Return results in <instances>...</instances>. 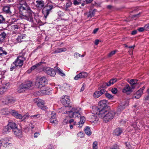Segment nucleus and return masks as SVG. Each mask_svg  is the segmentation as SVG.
Listing matches in <instances>:
<instances>
[{
  "instance_id": "obj_1",
  "label": "nucleus",
  "mask_w": 149,
  "mask_h": 149,
  "mask_svg": "<svg viewBox=\"0 0 149 149\" xmlns=\"http://www.w3.org/2000/svg\"><path fill=\"white\" fill-rule=\"evenodd\" d=\"M21 17L22 19L26 20L30 22L31 23H34L33 16H34V19L36 20L38 18V15L37 13H35L32 12L31 10L30 11H29L25 14H23Z\"/></svg>"
},
{
  "instance_id": "obj_2",
  "label": "nucleus",
  "mask_w": 149,
  "mask_h": 149,
  "mask_svg": "<svg viewBox=\"0 0 149 149\" xmlns=\"http://www.w3.org/2000/svg\"><path fill=\"white\" fill-rule=\"evenodd\" d=\"M33 84L30 81H27L21 84L17 88V92L20 93L30 89L33 87Z\"/></svg>"
},
{
  "instance_id": "obj_3",
  "label": "nucleus",
  "mask_w": 149,
  "mask_h": 149,
  "mask_svg": "<svg viewBox=\"0 0 149 149\" xmlns=\"http://www.w3.org/2000/svg\"><path fill=\"white\" fill-rule=\"evenodd\" d=\"M47 80L46 77L44 76L36 79L35 82L36 87L41 88L44 87L47 83Z\"/></svg>"
},
{
  "instance_id": "obj_4",
  "label": "nucleus",
  "mask_w": 149,
  "mask_h": 149,
  "mask_svg": "<svg viewBox=\"0 0 149 149\" xmlns=\"http://www.w3.org/2000/svg\"><path fill=\"white\" fill-rule=\"evenodd\" d=\"M80 108L74 109L72 108V110L70 111H66L65 112H63L64 113H69L70 117L77 118L80 116L79 110Z\"/></svg>"
},
{
  "instance_id": "obj_5",
  "label": "nucleus",
  "mask_w": 149,
  "mask_h": 149,
  "mask_svg": "<svg viewBox=\"0 0 149 149\" xmlns=\"http://www.w3.org/2000/svg\"><path fill=\"white\" fill-rule=\"evenodd\" d=\"M61 101L63 104L65 105V106L62 107L60 109V110L61 111V112L63 113V111H62V110H65L66 109L68 108V106L69 104L70 100L69 97L66 95H64L62 97ZM63 112H64L63 111Z\"/></svg>"
},
{
  "instance_id": "obj_6",
  "label": "nucleus",
  "mask_w": 149,
  "mask_h": 149,
  "mask_svg": "<svg viewBox=\"0 0 149 149\" xmlns=\"http://www.w3.org/2000/svg\"><path fill=\"white\" fill-rule=\"evenodd\" d=\"M17 128V125L15 123L12 121H9L7 126L4 128V131L6 132H9L12 130L13 131Z\"/></svg>"
},
{
  "instance_id": "obj_7",
  "label": "nucleus",
  "mask_w": 149,
  "mask_h": 149,
  "mask_svg": "<svg viewBox=\"0 0 149 149\" xmlns=\"http://www.w3.org/2000/svg\"><path fill=\"white\" fill-rule=\"evenodd\" d=\"M25 58L24 56H19L13 62V64L17 67H21L23 65Z\"/></svg>"
},
{
  "instance_id": "obj_8",
  "label": "nucleus",
  "mask_w": 149,
  "mask_h": 149,
  "mask_svg": "<svg viewBox=\"0 0 149 149\" xmlns=\"http://www.w3.org/2000/svg\"><path fill=\"white\" fill-rule=\"evenodd\" d=\"M15 101V100L10 96H6L2 100V102L3 104L10 105L13 104Z\"/></svg>"
},
{
  "instance_id": "obj_9",
  "label": "nucleus",
  "mask_w": 149,
  "mask_h": 149,
  "mask_svg": "<svg viewBox=\"0 0 149 149\" xmlns=\"http://www.w3.org/2000/svg\"><path fill=\"white\" fill-rule=\"evenodd\" d=\"M19 13L22 15L29 11H30V8L27 4L20 5L19 7Z\"/></svg>"
},
{
  "instance_id": "obj_10",
  "label": "nucleus",
  "mask_w": 149,
  "mask_h": 149,
  "mask_svg": "<svg viewBox=\"0 0 149 149\" xmlns=\"http://www.w3.org/2000/svg\"><path fill=\"white\" fill-rule=\"evenodd\" d=\"M54 6L52 3H48L42 10V13L45 18H46L51 10L53 8Z\"/></svg>"
},
{
  "instance_id": "obj_11",
  "label": "nucleus",
  "mask_w": 149,
  "mask_h": 149,
  "mask_svg": "<svg viewBox=\"0 0 149 149\" xmlns=\"http://www.w3.org/2000/svg\"><path fill=\"white\" fill-rule=\"evenodd\" d=\"M115 113L114 111H110L107 113L104 117L103 120L105 122H107L112 119L114 116Z\"/></svg>"
},
{
  "instance_id": "obj_12",
  "label": "nucleus",
  "mask_w": 149,
  "mask_h": 149,
  "mask_svg": "<svg viewBox=\"0 0 149 149\" xmlns=\"http://www.w3.org/2000/svg\"><path fill=\"white\" fill-rule=\"evenodd\" d=\"M26 36L25 34H21L19 35L16 39L13 41L15 44L21 42L25 40Z\"/></svg>"
},
{
  "instance_id": "obj_13",
  "label": "nucleus",
  "mask_w": 149,
  "mask_h": 149,
  "mask_svg": "<svg viewBox=\"0 0 149 149\" xmlns=\"http://www.w3.org/2000/svg\"><path fill=\"white\" fill-rule=\"evenodd\" d=\"M88 75V74L87 72H82L76 75L74 78V79L77 80L79 79L85 78L87 77Z\"/></svg>"
},
{
  "instance_id": "obj_14",
  "label": "nucleus",
  "mask_w": 149,
  "mask_h": 149,
  "mask_svg": "<svg viewBox=\"0 0 149 149\" xmlns=\"http://www.w3.org/2000/svg\"><path fill=\"white\" fill-rule=\"evenodd\" d=\"M107 108H100L99 111L98 112V115L99 117L102 118L104 120V117L105 116L107 112Z\"/></svg>"
},
{
  "instance_id": "obj_15",
  "label": "nucleus",
  "mask_w": 149,
  "mask_h": 149,
  "mask_svg": "<svg viewBox=\"0 0 149 149\" xmlns=\"http://www.w3.org/2000/svg\"><path fill=\"white\" fill-rule=\"evenodd\" d=\"M116 81V79H112L107 83H105L102 85V87L103 88H106L107 87L113 84Z\"/></svg>"
},
{
  "instance_id": "obj_16",
  "label": "nucleus",
  "mask_w": 149,
  "mask_h": 149,
  "mask_svg": "<svg viewBox=\"0 0 149 149\" xmlns=\"http://www.w3.org/2000/svg\"><path fill=\"white\" fill-rule=\"evenodd\" d=\"M45 72L51 76H54L56 74L55 70L49 67H47L45 70Z\"/></svg>"
},
{
  "instance_id": "obj_17",
  "label": "nucleus",
  "mask_w": 149,
  "mask_h": 149,
  "mask_svg": "<svg viewBox=\"0 0 149 149\" xmlns=\"http://www.w3.org/2000/svg\"><path fill=\"white\" fill-rule=\"evenodd\" d=\"M10 113L14 117L17 119H21L22 115L18 113V112L15 110H11Z\"/></svg>"
},
{
  "instance_id": "obj_18",
  "label": "nucleus",
  "mask_w": 149,
  "mask_h": 149,
  "mask_svg": "<svg viewBox=\"0 0 149 149\" xmlns=\"http://www.w3.org/2000/svg\"><path fill=\"white\" fill-rule=\"evenodd\" d=\"M56 116V113L54 112H52L50 119V122L54 125H56L57 123Z\"/></svg>"
},
{
  "instance_id": "obj_19",
  "label": "nucleus",
  "mask_w": 149,
  "mask_h": 149,
  "mask_svg": "<svg viewBox=\"0 0 149 149\" xmlns=\"http://www.w3.org/2000/svg\"><path fill=\"white\" fill-rule=\"evenodd\" d=\"M13 132L16 137L19 138H20L22 136V132L21 130L17 128Z\"/></svg>"
},
{
  "instance_id": "obj_20",
  "label": "nucleus",
  "mask_w": 149,
  "mask_h": 149,
  "mask_svg": "<svg viewBox=\"0 0 149 149\" xmlns=\"http://www.w3.org/2000/svg\"><path fill=\"white\" fill-rule=\"evenodd\" d=\"M105 92V90L103 88L100 91H95L93 94V97L94 98H97Z\"/></svg>"
},
{
  "instance_id": "obj_21",
  "label": "nucleus",
  "mask_w": 149,
  "mask_h": 149,
  "mask_svg": "<svg viewBox=\"0 0 149 149\" xmlns=\"http://www.w3.org/2000/svg\"><path fill=\"white\" fill-rule=\"evenodd\" d=\"M36 7L39 9H41L44 6V3L42 0H37L35 3Z\"/></svg>"
},
{
  "instance_id": "obj_22",
  "label": "nucleus",
  "mask_w": 149,
  "mask_h": 149,
  "mask_svg": "<svg viewBox=\"0 0 149 149\" xmlns=\"http://www.w3.org/2000/svg\"><path fill=\"white\" fill-rule=\"evenodd\" d=\"M107 101L106 100H103L100 101L98 104V106L100 108H107Z\"/></svg>"
},
{
  "instance_id": "obj_23",
  "label": "nucleus",
  "mask_w": 149,
  "mask_h": 149,
  "mask_svg": "<svg viewBox=\"0 0 149 149\" xmlns=\"http://www.w3.org/2000/svg\"><path fill=\"white\" fill-rule=\"evenodd\" d=\"M11 27L12 30L13 31L14 33L17 34L19 33V31H18V29H20L21 28L20 25H13L11 26Z\"/></svg>"
},
{
  "instance_id": "obj_24",
  "label": "nucleus",
  "mask_w": 149,
  "mask_h": 149,
  "mask_svg": "<svg viewBox=\"0 0 149 149\" xmlns=\"http://www.w3.org/2000/svg\"><path fill=\"white\" fill-rule=\"evenodd\" d=\"M122 91L124 93H130L132 91V88L128 84H126L123 89Z\"/></svg>"
},
{
  "instance_id": "obj_25",
  "label": "nucleus",
  "mask_w": 149,
  "mask_h": 149,
  "mask_svg": "<svg viewBox=\"0 0 149 149\" xmlns=\"http://www.w3.org/2000/svg\"><path fill=\"white\" fill-rule=\"evenodd\" d=\"M80 121L78 123L79 127L81 128L83 126L84 123L85 121V118L83 116H81L80 117Z\"/></svg>"
},
{
  "instance_id": "obj_26",
  "label": "nucleus",
  "mask_w": 149,
  "mask_h": 149,
  "mask_svg": "<svg viewBox=\"0 0 149 149\" xmlns=\"http://www.w3.org/2000/svg\"><path fill=\"white\" fill-rule=\"evenodd\" d=\"M9 85V84H7L5 86L0 88V95L3 94L5 92L7 91V89L8 88V86Z\"/></svg>"
},
{
  "instance_id": "obj_27",
  "label": "nucleus",
  "mask_w": 149,
  "mask_h": 149,
  "mask_svg": "<svg viewBox=\"0 0 149 149\" xmlns=\"http://www.w3.org/2000/svg\"><path fill=\"white\" fill-rule=\"evenodd\" d=\"M100 107H97L96 106H93L92 108L91 112L92 113L94 114L98 115V112L99 111Z\"/></svg>"
},
{
  "instance_id": "obj_28",
  "label": "nucleus",
  "mask_w": 149,
  "mask_h": 149,
  "mask_svg": "<svg viewBox=\"0 0 149 149\" xmlns=\"http://www.w3.org/2000/svg\"><path fill=\"white\" fill-rule=\"evenodd\" d=\"M10 6H6L3 7V11L8 14H11V12L10 10Z\"/></svg>"
},
{
  "instance_id": "obj_29",
  "label": "nucleus",
  "mask_w": 149,
  "mask_h": 149,
  "mask_svg": "<svg viewBox=\"0 0 149 149\" xmlns=\"http://www.w3.org/2000/svg\"><path fill=\"white\" fill-rule=\"evenodd\" d=\"M122 132V130L120 128H118L114 130L113 132V134L118 136L120 135Z\"/></svg>"
},
{
  "instance_id": "obj_30",
  "label": "nucleus",
  "mask_w": 149,
  "mask_h": 149,
  "mask_svg": "<svg viewBox=\"0 0 149 149\" xmlns=\"http://www.w3.org/2000/svg\"><path fill=\"white\" fill-rule=\"evenodd\" d=\"M41 63H37L36 64L33 65L32 67H31V69L29 70H28V73L31 72L33 70L35 69H36L39 66L41 65Z\"/></svg>"
},
{
  "instance_id": "obj_31",
  "label": "nucleus",
  "mask_w": 149,
  "mask_h": 149,
  "mask_svg": "<svg viewBox=\"0 0 149 149\" xmlns=\"http://www.w3.org/2000/svg\"><path fill=\"white\" fill-rule=\"evenodd\" d=\"M37 105L40 109L43 110H45L47 108V107L44 106L41 102H38L37 103Z\"/></svg>"
},
{
  "instance_id": "obj_32",
  "label": "nucleus",
  "mask_w": 149,
  "mask_h": 149,
  "mask_svg": "<svg viewBox=\"0 0 149 149\" xmlns=\"http://www.w3.org/2000/svg\"><path fill=\"white\" fill-rule=\"evenodd\" d=\"M1 113L3 115H8L10 113L11 111H9L7 108H4L1 110Z\"/></svg>"
},
{
  "instance_id": "obj_33",
  "label": "nucleus",
  "mask_w": 149,
  "mask_h": 149,
  "mask_svg": "<svg viewBox=\"0 0 149 149\" xmlns=\"http://www.w3.org/2000/svg\"><path fill=\"white\" fill-rule=\"evenodd\" d=\"M84 131L85 133L87 135H91L92 132L89 127H86Z\"/></svg>"
},
{
  "instance_id": "obj_34",
  "label": "nucleus",
  "mask_w": 149,
  "mask_h": 149,
  "mask_svg": "<svg viewBox=\"0 0 149 149\" xmlns=\"http://www.w3.org/2000/svg\"><path fill=\"white\" fill-rule=\"evenodd\" d=\"M29 116L28 113H26L24 114L23 116H22V117L21 118V120L22 121H26L27 120L29 117Z\"/></svg>"
},
{
  "instance_id": "obj_35",
  "label": "nucleus",
  "mask_w": 149,
  "mask_h": 149,
  "mask_svg": "<svg viewBox=\"0 0 149 149\" xmlns=\"http://www.w3.org/2000/svg\"><path fill=\"white\" fill-rule=\"evenodd\" d=\"M57 72L62 77L65 76V74L63 72V71L60 69L57 68L56 70Z\"/></svg>"
},
{
  "instance_id": "obj_36",
  "label": "nucleus",
  "mask_w": 149,
  "mask_h": 149,
  "mask_svg": "<svg viewBox=\"0 0 149 149\" xmlns=\"http://www.w3.org/2000/svg\"><path fill=\"white\" fill-rule=\"evenodd\" d=\"M66 51V49L65 48H59L56 50L54 52V53H60L63 52H65Z\"/></svg>"
},
{
  "instance_id": "obj_37",
  "label": "nucleus",
  "mask_w": 149,
  "mask_h": 149,
  "mask_svg": "<svg viewBox=\"0 0 149 149\" xmlns=\"http://www.w3.org/2000/svg\"><path fill=\"white\" fill-rule=\"evenodd\" d=\"M49 90L47 88H45L44 90L41 91V93L43 94H49Z\"/></svg>"
},
{
  "instance_id": "obj_38",
  "label": "nucleus",
  "mask_w": 149,
  "mask_h": 149,
  "mask_svg": "<svg viewBox=\"0 0 149 149\" xmlns=\"http://www.w3.org/2000/svg\"><path fill=\"white\" fill-rule=\"evenodd\" d=\"M91 118L93 119L91 120V122L93 123H96L98 121V119L95 115L92 116Z\"/></svg>"
},
{
  "instance_id": "obj_39",
  "label": "nucleus",
  "mask_w": 149,
  "mask_h": 149,
  "mask_svg": "<svg viewBox=\"0 0 149 149\" xmlns=\"http://www.w3.org/2000/svg\"><path fill=\"white\" fill-rule=\"evenodd\" d=\"M72 4V3L70 1H68L67 2L65 5V10H68V8L71 7Z\"/></svg>"
},
{
  "instance_id": "obj_40",
  "label": "nucleus",
  "mask_w": 149,
  "mask_h": 149,
  "mask_svg": "<svg viewBox=\"0 0 149 149\" xmlns=\"http://www.w3.org/2000/svg\"><path fill=\"white\" fill-rule=\"evenodd\" d=\"M6 36V34L4 32H3V33H2L1 34H0V41H3L4 40V38H5Z\"/></svg>"
},
{
  "instance_id": "obj_41",
  "label": "nucleus",
  "mask_w": 149,
  "mask_h": 149,
  "mask_svg": "<svg viewBox=\"0 0 149 149\" xmlns=\"http://www.w3.org/2000/svg\"><path fill=\"white\" fill-rule=\"evenodd\" d=\"M7 54V52L3 50L2 48H0V56H3Z\"/></svg>"
},
{
  "instance_id": "obj_42",
  "label": "nucleus",
  "mask_w": 149,
  "mask_h": 149,
  "mask_svg": "<svg viewBox=\"0 0 149 149\" xmlns=\"http://www.w3.org/2000/svg\"><path fill=\"white\" fill-rule=\"evenodd\" d=\"M142 94V93L138 91L136 92V96H135L134 97L135 98L138 99L141 96Z\"/></svg>"
},
{
  "instance_id": "obj_43",
  "label": "nucleus",
  "mask_w": 149,
  "mask_h": 149,
  "mask_svg": "<svg viewBox=\"0 0 149 149\" xmlns=\"http://www.w3.org/2000/svg\"><path fill=\"white\" fill-rule=\"evenodd\" d=\"M26 0H18V2L20 4V5L27 4L26 3Z\"/></svg>"
},
{
  "instance_id": "obj_44",
  "label": "nucleus",
  "mask_w": 149,
  "mask_h": 149,
  "mask_svg": "<svg viewBox=\"0 0 149 149\" xmlns=\"http://www.w3.org/2000/svg\"><path fill=\"white\" fill-rule=\"evenodd\" d=\"M40 115L37 114L31 116H30L31 119H36L40 117Z\"/></svg>"
},
{
  "instance_id": "obj_45",
  "label": "nucleus",
  "mask_w": 149,
  "mask_h": 149,
  "mask_svg": "<svg viewBox=\"0 0 149 149\" xmlns=\"http://www.w3.org/2000/svg\"><path fill=\"white\" fill-rule=\"evenodd\" d=\"M125 104L124 105L123 104L121 105L120 106L118 107V111H120L121 110H123L125 108Z\"/></svg>"
},
{
  "instance_id": "obj_46",
  "label": "nucleus",
  "mask_w": 149,
  "mask_h": 149,
  "mask_svg": "<svg viewBox=\"0 0 149 149\" xmlns=\"http://www.w3.org/2000/svg\"><path fill=\"white\" fill-rule=\"evenodd\" d=\"M97 141H94L93 144V149H97Z\"/></svg>"
},
{
  "instance_id": "obj_47",
  "label": "nucleus",
  "mask_w": 149,
  "mask_h": 149,
  "mask_svg": "<svg viewBox=\"0 0 149 149\" xmlns=\"http://www.w3.org/2000/svg\"><path fill=\"white\" fill-rule=\"evenodd\" d=\"M84 134L82 132H80L77 134V136L78 137L82 138L84 136Z\"/></svg>"
},
{
  "instance_id": "obj_48",
  "label": "nucleus",
  "mask_w": 149,
  "mask_h": 149,
  "mask_svg": "<svg viewBox=\"0 0 149 149\" xmlns=\"http://www.w3.org/2000/svg\"><path fill=\"white\" fill-rule=\"evenodd\" d=\"M5 22V19L2 15H0V24L3 23Z\"/></svg>"
},
{
  "instance_id": "obj_49",
  "label": "nucleus",
  "mask_w": 149,
  "mask_h": 149,
  "mask_svg": "<svg viewBox=\"0 0 149 149\" xmlns=\"http://www.w3.org/2000/svg\"><path fill=\"white\" fill-rule=\"evenodd\" d=\"M106 97L109 99H111L112 98V96L111 95L108 93H106L105 94Z\"/></svg>"
},
{
  "instance_id": "obj_50",
  "label": "nucleus",
  "mask_w": 149,
  "mask_h": 149,
  "mask_svg": "<svg viewBox=\"0 0 149 149\" xmlns=\"http://www.w3.org/2000/svg\"><path fill=\"white\" fill-rule=\"evenodd\" d=\"M130 83L132 85H134L136 83V81H135L133 79H131L130 82Z\"/></svg>"
},
{
  "instance_id": "obj_51",
  "label": "nucleus",
  "mask_w": 149,
  "mask_h": 149,
  "mask_svg": "<svg viewBox=\"0 0 149 149\" xmlns=\"http://www.w3.org/2000/svg\"><path fill=\"white\" fill-rule=\"evenodd\" d=\"M116 50L113 51L111 52L109 54H108V56L109 57H111L113 55H114L116 52Z\"/></svg>"
},
{
  "instance_id": "obj_52",
  "label": "nucleus",
  "mask_w": 149,
  "mask_h": 149,
  "mask_svg": "<svg viewBox=\"0 0 149 149\" xmlns=\"http://www.w3.org/2000/svg\"><path fill=\"white\" fill-rule=\"evenodd\" d=\"M70 124H73L74 125H75L76 123L74 121L73 119H70L69 121Z\"/></svg>"
},
{
  "instance_id": "obj_53",
  "label": "nucleus",
  "mask_w": 149,
  "mask_h": 149,
  "mask_svg": "<svg viewBox=\"0 0 149 149\" xmlns=\"http://www.w3.org/2000/svg\"><path fill=\"white\" fill-rule=\"evenodd\" d=\"M3 146L4 147H7L8 145H10L11 146L12 145V144L10 143H8V142H4V143L3 144Z\"/></svg>"
},
{
  "instance_id": "obj_54",
  "label": "nucleus",
  "mask_w": 149,
  "mask_h": 149,
  "mask_svg": "<svg viewBox=\"0 0 149 149\" xmlns=\"http://www.w3.org/2000/svg\"><path fill=\"white\" fill-rule=\"evenodd\" d=\"M111 91L112 93L115 94L117 92V90L116 88H114L111 90Z\"/></svg>"
},
{
  "instance_id": "obj_55",
  "label": "nucleus",
  "mask_w": 149,
  "mask_h": 149,
  "mask_svg": "<svg viewBox=\"0 0 149 149\" xmlns=\"http://www.w3.org/2000/svg\"><path fill=\"white\" fill-rule=\"evenodd\" d=\"M81 3L80 2H79L78 0H74L73 1V3L74 5H78L80 4Z\"/></svg>"
},
{
  "instance_id": "obj_56",
  "label": "nucleus",
  "mask_w": 149,
  "mask_h": 149,
  "mask_svg": "<svg viewBox=\"0 0 149 149\" xmlns=\"http://www.w3.org/2000/svg\"><path fill=\"white\" fill-rule=\"evenodd\" d=\"M13 64H12L10 68V70L11 71H12L13 70H14L17 67V66H16L15 65H14V66H13Z\"/></svg>"
},
{
  "instance_id": "obj_57",
  "label": "nucleus",
  "mask_w": 149,
  "mask_h": 149,
  "mask_svg": "<svg viewBox=\"0 0 149 149\" xmlns=\"http://www.w3.org/2000/svg\"><path fill=\"white\" fill-rule=\"evenodd\" d=\"M111 149H119L118 146L116 144L114 145Z\"/></svg>"
},
{
  "instance_id": "obj_58",
  "label": "nucleus",
  "mask_w": 149,
  "mask_h": 149,
  "mask_svg": "<svg viewBox=\"0 0 149 149\" xmlns=\"http://www.w3.org/2000/svg\"><path fill=\"white\" fill-rule=\"evenodd\" d=\"M40 133L39 132H36L34 134V137L35 138H37L39 135Z\"/></svg>"
},
{
  "instance_id": "obj_59",
  "label": "nucleus",
  "mask_w": 149,
  "mask_h": 149,
  "mask_svg": "<svg viewBox=\"0 0 149 149\" xmlns=\"http://www.w3.org/2000/svg\"><path fill=\"white\" fill-rule=\"evenodd\" d=\"M3 75L4 73L3 72L0 71V79H1L2 78Z\"/></svg>"
},
{
  "instance_id": "obj_60",
  "label": "nucleus",
  "mask_w": 149,
  "mask_h": 149,
  "mask_svg": "<svg viewBox=\"0 0 149 149\" xmlns=\"http://www.w3.org/2000/svg\"><path fill=\"white\" fill-rule=\"evenodd\" d=\"M98 30H99V28H96L94 30L93 33V34H95L97 33V32L98 31Z\"/></svg>"
},
{
  "instance_id": "obj_61",
  "label": "nucleus",
  "mask_w": 149,
  "mask_h": 149,
  "mask_svg": "<svg viewBox=\"0 0 149 149\" xmlns=\"http://www.w3.org/2000/svg\"><path fill=\"white\" fill-rule=\"evenodd\" d=\"M84 84H83L82 86L81 89V91H83L84 89Z\"/></svg>"
},
{
  "instance_id": "obj_62",
  "label": "nucleus",
  "mask_w": 149,
  "mask_h": 149,
  "mask_svg": "<svg viewBox=\"0 0 149 149\" xmlns=\"http://www.w3.org/2000/svg\"><path fill=\"white\" fill-rule=\"evenodd\" d=\"M145 28L147 30H149V24H146L145 26Z\"/></svg>"
},
{
  "instance_id": "obj_63",
  "label": "nucleus",
  "mask_w": 149,
  "mask_h": 149,
  "mask_svg": "<svg viewBox=\"0 0 149 149\" xmlns=\"http://www.w3.org/2000/svg\"><path fill=\"white\" fill-rule=\"evenodd\" d=\"M138 30L139 31L141 32L143 31H144V29L143 28L141 27V28H139L138 29Z\"/></svg>"
},
{
  "instance_id": "obj_64",
  "label": "nucleus",
  "mask_w": 149,
  "mask_h": 149,
  "mask_svg": "<svg viewBox=\"0 0 149 149\" xmlns=\"http://www.w3.org/2000/svg\"><path fill=\"white\" fill-rule=\"evenodd\" d=\"M99 42V40H96L95 42V45H97L98 44Z\"/></svg>"
}]
</instances>
